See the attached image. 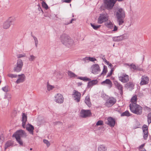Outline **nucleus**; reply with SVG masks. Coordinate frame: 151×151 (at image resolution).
<instances>
[{
  "label": "nucleus",
  "mask_w": 151,
  "mask_h": 151,
  "mask_svg": "<svg viewBox=\"0 0 151 151\" xmlns=\"http://www.w3.org/2000/svg\"><path fill=\"white\" fill-rule=\"evenodd\" d=\"M116 18V20L119 25H122L125 17V11L121 8H117L114 13Z\"/></svg>",
  "instance_id": "obj_1"
},
{
  "label": "nucleus",
  "mask_w": 151,
  "mask_h": 151,
  "mask_svg": "<svg viewBox=\"0 0 151 151\" xmlns=\"http://www.w3.org/2000/svg\"><path fill=\"white\" fill-rule=\"evenodd\" d=\"M60 40L62 43L68 47L72 46L73 44V40L65 34H63L61 35Z\"/></svg>",
  "instance_id": "obj_2"
},
{
  "label": "nucleus",
  "mask_w": 151,
  "mask_h": 151,
  "mask_svg": "<svg viewBox=\"0 0 151 151\" xmlns=\"http://www.w3.org/2000/svg\"><path fill=\"white\" fill-rule=\"evenodd\" d=\"M129 107L131 111L137 115H140L142 112V108L140 105L134 104V105H129Z\"/></svg>",
  "instance_id": "obj_3"
},
{
  "label": "nucleus",
  "mask_w": 151,
  "mask_h": 151,
  "mask_svg": "<svg viewBox=\"0 0 151 151\" xmlns=\"http://www.w3.org/2000/svg\"><path fill=\"white\" fill-rule=\"evenodd\" d=\"M118 78L119 81L123 83H126L129 81L128 76L124 73L119 74Z\"/></svg>",
  "instance_id": "obj_4"
},
{
  "label": "nucleus",
  "mask_w": 151,
  "mask_h": 151,
  "mask_svg": "<svg viewBox=\"0 0 151 151\" xmlns=\"http://www.w3.org/2000/svg\"><path fill=\"white\" fill-rule=\"evenodd\" d=\"M115 0H105L104 4L105 6L108 9H111L115 3Z\"/></svg>",
  "instance_id": "obj_5"
},
{
  "label": "nucleus",
  "mask_w": 151,
  "mask_h": 151,
  "mask_svg": "<svg viewBox=\"0 0 151 151\" xmlns=\"http://www.w3.org/2000/svg\"><path fill=\"white\" fill-rule=\"evenodd\" d=\"M81 94L80 93L76 90L73 91L72 96L75 101L77 102H79L80 101Z\"/></svg>",
  "instance_id": "obj_6"
},
{
  "label": "nucleus",
  "mask_w": 151,
  "mask_h": 151,
  "mask_svg": "<svg viewBox=\"0 0 151 151\" xmlns=\"http://www.w3.org/2000/svg\"><path fill=\"white\" fill-rule=\"evenodd\" d=\"M108 19V17L107 14H100L98 19V23L101 24L104 22L107 21Z\"/></svg>",
  "instance_id": "obj_7"
},
{
  "label": "nucleus",
  "mask_w": 151,
  "mask_h": 151,
  "mask_svg": "<svg viewBox=\"0 0 151 151\" xmlns=\"http://www.w3.org/2000/svg\"><path fill=\"white\" fill-rule=\"evenodd\" d=\"M63 97L61 94L58 93L55 95L54 101L57 103L62 104L63 102Z\"/></svg>",
  "instance_id": "obj_8"
},
{
  "label": "nucleus",
  "mask_w": 151,
  "mask_h": 151,
  "mask_svg": "<svg viewBox=\"0 0 151 151\" xmlns=\"http://www.w3.org/2000/svg\"><path fill=\"white\" fill-rule=\"evenodd\" d=\"M116 102L115 99L112 97H110L108 99L105 103V105L108 107H110L113 105Z\"/></svg>",
  "instance_id": "obj_9"
},
{
  "label": "nucleus",
  "mask_w": 151,
  "mask_h": 151,
  "mask_svg": "<svg viewBox=\"0 0 151 151\" xmlns=\"http://www.w3.org/2000/svg\"><path fill=\"white\" fill-rule=\"evenodd\" d=\"M91 113L90 110L82 109L81 111L80 116L83 118H85L90 116Z\"/></svg>",
  "instance_id": "obj_10"
},
{
  "label": "nucleus",
  "mask_w": 151,
  "mask_h": 151,
  "mask_svg": "<svg viewBox=\"0 0 151 151\" xmlns=\"http://www.w3.org/2000/svg\"><path fill=\"white\" fill-rule=\"evenodd\" d=\"M127 35L126 34H124L121 36L114 37L112 38L113 40L115 42H119L122 41L128 38V37Z\"/></svg>",
  "instance_id": "obj_11"
},
{
  "label": "nucleus",
  "mask_w": 151,
  "mask_h": 151,
  "mask_svg": "<svg viewBox=\"0 0 151 151\" xmlns=\"http://www.w3.org/2000/svg\"><path fill=\"white\" fill-rule=\"evenodd\" d=\"M91 69L92 73L94 74H98L100 71L99 66L97 64L92 65L91 66Z\"/></svg>",
  "instance_id": "obj_12"
},
{
  "label": "nucleus",
  "mask_w": 151,
  "mask_h": 151,
  "mask_svg": "<svg viewBox=\"0 0 151 151\" xmlns=\"http://www.w3.org/2000/svg\"><path fill=\"white\" fill-rule=\"evenodd\" d=\"M142 130L143 133L144 139H147L148 135V129L146 125H143L142 127Z\"/></svg>",
  "instance_id": "obj_13"
},
{
  "label": "nucleus",
  "mask_w": 151,
  "mask_h": 151,
  "mask_svg": "<svg viewBox=\"0 0 151 151\" xmlns=\"http://www.w3.org/2000/svg\"><path fill=\"white\" fill-rule=\"evenodd\" d=\"M149 78L147 76L145 75L142 77L141 82L140 83L141 85L147 84L149 81Z\"/></svg>",
  "instance_id": "obj_14"
},
{
  "label": "nucleus",
  "mask_w": 151,
  "mask_h": 151,
  "mask_svg": "<svg viewBox=\"0 0 151 151\" xmlns=\"http://www.w3.org/2000/svg\"><path fill=\"white\" fill-rule=\"evenodd\" d=\"M27 121V117L26 114L24 113H22V126L23 128L26 127V122Z\"/></svg>",
  "instance_id": "obj_15"
},
{
  "label": "nucleus",
  "mask_w": 151,
  "mask_h": 151,
  "mask_svg": "<svg viewBox=\"0 0 151 151\" xmlns=\"http://www.w3.org/2000/svg\"><path fill=\"white\" fill-rule=\"evenodd\" d=\"M106 123L111 127H114L115 123L114 119L111 117H109L106 122Z\"/></svg>",
  "instance_id": "obj_16"
},
{
  "label": "nucleus",
  "mask_w": 151,
  "mask_h": 151,
  "mask_svg": "<svg viewBox=\"0 0 151 151\" xmlns=\"http://www.w3.org/2000/svg\"><path fill=\"white\" fill-rule=\"evenodd\" d=\"M12 21L10 18L5 22L3 25L4 29H7L9 28L10 25L12 24Z\"/></svg>",
  "instance_id": "obj_17"
},
{
  "label": "nucleus",
  "mask_w": 151,
  "mask_h": 151,
  "mask_svg": "<svg viewBox=\"0 0 151 151\" xmlns=\"http://www.w3.org/2000/svg\"><path fill=\"white\" fill-rule=\"evenodd\" d=\"M101 84L103 85H107L109 88H110L112 85L111 81L109 79H106L105 81L101 82Z\"/></svg>",
  "instance_id": "obj_18"
},
{
  "label": "nucleus",
  "mask_w": 151,
  "mask_h": 151,
  "mask_svg": "<svg viewBox=\"0 0 151 151\" xmlns=\"http://www.w3.org/2000/svg\"><path fill=\"white\" fill-rule=\"evenodd\" d=\"M26 128L30 134H33L34 127L32 125L28 123L27 125Z\"/></svg>",
  "instance_id": "obj_19"
},
{
  "label": "nucleus",
  "mask_w": 151,
  "mask_h": 151,
  "mask_svg": "<svg viewBox=\"0 0 151 151\" xmlns=\"http://www.w3.org/2000/svg\"><path fill=\"white\" fill-rule=\"evenodd\" d=\"M14 142L12 141H7L6 143L5 146V149L6 150L7 148L10 147H12L15 145Z\"/></svg>",
  "instance_id": "obj_20"
},
{
  "label": "nucleus",
  "mask_w": 151,
  "mask_h": 151,
  "mask_svg": "<svg viewBox=\"0 0 151 151\" xmlns=\"http://www.w3.org/2000/svg\"><path fill=\"white\" fill-rule=\"evenodd\" d=\"M124 65H127L129 66L130 67V69H133L134 70H141V68H139L138 66H137L133 64H132L129 65L128 63H126Z\"/></svg>",
  "instance_id": "obj_21"
},
{
  "label": "nucleus",
  "mask_w": 151,
  "mask_h": 151,
  "mask_svg": "<svg viewBox=\"0 0 151 151\" xmlns=\"http://www.w3.org/2000/svg\"><path fill=\"white\" fill-rule=\"evenodd\" d=\"M27 136V133L24 130H19V139L21 137L25 138Z\"/></svg>",
  "instance_id": "obj_22"
},
{
  "label": "nucleus",
  "mask_w": 151,
  "mask_h": 151,
  "mask_svg": "<svg viewBox=\"0 0 151 151\" xmlns=\"http://www.w3.org/2000/svg\"><path fill=\"white\" fill-rule=\"evenodd\" d=\"M114 83L115 86L119 90L121 91H122L123 90V87L122 85H121L117 81H114Z\"/></svg>",
  "instance_id": "obj_23"
},
{
  "label": "nucleus",
  "mask_w": 151,
  "mask_h": 151,
  "mask_svg": "<svg viewBox=\"0 0 151 151\" xmlns=\"http://www.w3.org/2000/svg\"><path fill=\"white\" fill-rule=\"evenodd\" d=\"M105 26L107 28L112 29L113 27V24L110 21H107L105 23Z\"/></svg>",
  "instance_id": "obj_24"
},
{
  "label": "nucleus",
  "mask_w": 151,
  "mask_h": 151,
  "mask_svg": "<svg viewBox=\"0 0 151 151\" xmlns=\"http://www.w3.org/2000/svg\"><path fill=\"white\" fill-rule=\"evenodd\" d=\"M8 76L12 78H18L17 80L16 81V83L17 84L19 83V75H17L15 74H9L8 75Z\"/></svg>",
  "instance_id": "obj_25"
},
{
  "label": "nucleus",
  "mask_w": 151,
  "mask_h": 151,
  "mask_svg": "<svg viewBox=\"0 0 151 151\" xmlns=\"http://www.w3.org/2000/svg\"><path fill=\"white\" fill-rule=\"evenodd\" d=\"M85 102L87 105L89 107H90L91 105L90 101L89 95H87L86 97Z\"/></svg>",
  "instance_id": "obj_26"
},
{
  "label": "nucleus",
  "mask_w": 151,
  "mask_h": 151,
  "mask_svg": "<svg viewBox=\"0 0 151 151\" xmlns=\"http://www.w3.org/2000/svg\"><path fill=\"white\" fill-rule=\"evenodd\" d=\"M97 83L98 81L96 80L91 81L88 82V88L91 87L93 85L96 84Z\"/></svg>",
  "instance_id": "obj_27"
},
{
  "label": "nucleus",
  "mask_w": 151,
  "mask_h": 151,
  "mask_svg": "<svg viewBox=\"0 0 151 151\" xmlns=\"http://www.w3.org/2000/svg\"><path fill=\"white\" fill-rule=\"evenodd\" d=\"M12 137L13 138H15L17 141L19 143V130H17L13 134Z\"/></svg>",
  "instance_id": "obj_28"
},
{
  "label": "nucleus",
  "mask_w": 151,
  "mask_h": 151,
  "mask_svg": "<svg viewBox=\"0 0 151 151\" xmlns=\"http://www.w3.org/2000/svg\"><path fill=\"white\" fill-rule=\"evenodd\" d=\"M137 100V96L136 95H135L133 96L132 98H131L130 101L131 103L130 104H132V105H134V104H137L136 103Z\"/></svg>",
  "instance_id": "obj_29"
},
{
  "label": "nucleus",
  "mask_w": 151,
  "mask_h": 151,
  "mask_svg": "<svg viewBox=\"0 0 151 151\" xmlns=\"http://www.w3.org/2000/svg\"><path fill=\"white\" fill-rule=\"evenodd\" d=\"M26 77L24 74L19 75V83L24 82L26 80Z\"/></svg>",
  "instance_id": "obj_30"
},
{
  "label": "nucleus",
  "mask_w": 151,
  "mask_h": 151,
  "mask_svg": "<svg viewBox=\"0 0 151 151\" xmlns=\"http://www.w3.org/2000/svg\"><path fill=\"white\" fill-rule=\"evenodd\" d=\"M84 60L86 62L88 61V60L91 61L93 62L94 61L96 60V58H91L90 57H86L84 59Z\"/></svg>",
  "instance_id": "obj_31"
},
{
  "label": "nucleus",
  "mask_w": 151,
  "mask_h": 151,
  "mask_svg": "<svg viewBox=\"0 0 151 151\" xmlns=\"http://www.w3.org/2000/svg\"><path fill=\"white\" fill-rule=\"evenodd\" d=\"M47 89L48 91H50L52 90L54 88V86H53L49 84L48 83H47Z\"/></svg>",
  "instance_id": "obj_32"
},
{
  "label": "nucleus",
  "mask_w": 151,
  "mask_h": 151,
  "mask_svg": "<svg viewBox=\"0 0 151 151\" xmlns=\"http://www.w3.org/2000/svg\"><path fill=\"white\" fill-rule=\"evenodd\" d=\"M106 148L103 145H101L98 148L99 151H106Z\"/></svg>",
  "instance_id": "obj_33"
},
{
  "label": "nucleus",
  "mask_w": 151,
  "mask_h": 151,
  "mask_svg": "<svg viewBox=\"0 0 151 151\" xmlns=\"http://www.w3.org/2000/svg\"><path fill=\"white\" fill-rule=\"evenodd\" d=\"M91 26L92 27L93 29H94L96 30L99 28L101 26L100 25H96L94 24H91Z\"/></svg>",
  "instance_id": "obj_34"
},
{
  "label": "nucleus",
  "mask_w": 151,
  "mask_h": 151,
  "mask_svg": "<svg viewBox=\"0 0 151 151\" xmlns=\"http://www.w3.org/2000/svg\"><path fill=\"white\" fill-rule=\"evenodd\" d=\"M68 74L70 77H74L77 76L75 74L70 71H68Z\"/></svg>",
  "instance_id": "obj_35"
},
{
  "label": "nucleus",
  "mask_w": 151,
  "mask_h": 151,
  "mask_svg": "<svg viewBox=\"0 0 151 151\" xmlns=\"http://www.w3.org/2000/svg\"><path fill=\"white\" fill-rule=\"evenodd\" d=\"M130 116V114L128 111H126L125 112H123L121 114V116Z\"/></svg>",
  "instance_id": "obj_36"
},
{
  "label": "nucleus",
  "mask_w": 151,
  "mask_h": 151,
  "mask_svg": "<svg viewBox=\"0 0 151 151\" xmlns=\"http://www.w3.org/2000/svg\"><path fill=\"white\" fill-rule=\"evenodd\" d=\"M42 6L46 9H47L48 8V6L47 4L44 1H43L42 2Z\"/></svg>",
  "instance_id": "obj_37"
},
{
  "label": "nucleus",
  "mask_w": 151,
  "mask_h": 151,
  "mask_svg": "<svg viewBox=\"0 0 151 151\" xmlns=\"http://www.w3.org/2000/svg\"><path fill=\"white\" fill-rule=\"evenodd\" d=\"M148 123L149 124L151 122V112L149 113L147 116Z\"/></svg>",
  "instance_id": "obj_38"
},
{
  "label": "nucleus",
  "mask_w": 151,
  "mask_h": 151,
  "mask_svg": "<svg viewBox=\"0 0 151 151\" xmlns=\"http://www.w3.org/2000/svg\"><path fill=\"white\" fill-rule=\"evenodd\" d=\"M107 71V67L106 66L104 65V66L102 74H105Z\"/></svg>",
  "instance_id": "obj_39"
},
{
  "label": "nucleus",
  "mask_w": 151,
  "mask_h": 151,
  "mask_svg": "<svg viewBox=\"0 0 151 151\" xmlns=\"http://www.w3.org/2000/svg\"><path fill=\"white\" fill-rule=\"evenodd\" d=\"M126 85L129 88H132L134 86V84L132 82H129L126 84Z\"/></svg>",
  "instance_id": "obj_40"
},
{
  "label": "nucleus",
  "mask_w": 151,
  "mask_h": 151,
  "mask_svg": "<svg viewBox=\"0 0 151 151\" xmlns=\"http://www.w3.org/2000/svg\"><path fill=\"white\" fill-rule=\"evenodd\" d=\"M17 66L14 67V70L15 72H18L19 71V64L18 63V62H17Z\"/></svg>",
  "instance_id": "obj_41"
},
{
  "label": "nucleus",
  "mask_w": 151,
  "mask_h": 151,
  "mask_svg": "<svg viewBox=\"0 0 151 151\" xmlns=\"http://www.w3.org/2000/svg\"><path fill=\"white\" fill-rule=\"evenodd\" d=\"M79 79L81 80H83L84 81H90L91 80V79L89 78H88L86 77H80Z\"/></svg>",
  "instance_id": "obj_42"
},
{
  "label": "nucleus",
  "mask_w": 151,
  "mask_h": 151,
  "mask_svg": "<svg viewBox=\"0 0 151 151\" xmlns=\"http://www.w3.org/2000/svg\"><path fill=\"white\" fill-rule=\"evenodd\" d=\"M33 39L35 41V46L36 47H37V45L38 44V41L37 38L35 36H33Z\"/></svg>",
  "instance_id": "obj_43"
},
{
  "label": "nucleus",
  "mask_w": 151,
  "mask_h": 151,
  "mask_svg": "<svg viewBox=\"0 0 151 151\" xmlns=\"http://www.w3.org/2000/svg\"><path fill=\"white\" fill-rule=\"evenodd\" d=\"M103 125V122L102 121L99 120L96 123V125L97 126Z\"/></svg>",
  "instance_id": "obj_44"
},
{
  "label": "nucleus",
  "mask_w": 151,
  "mask_h": 151,
  "mask_svg": "<svg viewBox=\"0 0 151 151\" xmlns=\"http://www.w3.org/2000/svg\"><path fill=\"white\" fill-rule=\"evenodd\" d=\"M36 57L34 56V55H31L30 56V57L29 58V61H34L35 59L36 58Z\"/></svg>",
  "instance_id": "obj_45"
},
{
  "label": "nucleus",
  "mask_w": 151,
  "mask_h": 151,
  "mask_svg": "<svg viewBox=\"0 0 151 151\" xmlns=\"http://www.w3.org/2000/svg\"><path fill=\"white\" fill-rule=\"evenodd\" d=\"M23 66V62L22 60H19V71L22 70Z\"/></svg>",
  "instance_id": "obj_46"
},
{
  "label": "nucleus",
  "mask_w": 151,
  "mask_h": 151,
  "mask_svg": "<svg viewBox=\"0 0 151 151\" xmlns=\"http://www.w3.org/2000/svg\"><path fill=\"white\" fill-rule=\"evenodd\" d=\"M43 142L45 144H46L47 147H49L50 145V143L46 139H44L43 140Z\"/></svg>",
  "instance_id": "obj_47"
},
{
  "label": "nucleus",
  "mask_w": 151,
  "mask_h": 151,
  "mask_svg": "<svg viewBox=\"0 0 151 151\" xmlns=\"http://www.w3.org/2000/svg\"><path fill=\"white\" fill-rule=\"evenodd\" d=\"M2 90L5 92H7L8 91V87L7 86H5L2 88Z\"/></svg>",
  "instance_id": "obj_48"
},
{
  "label": "nucleus",
  "mask_w": 151,
  "mask_h": 151,
  "mask_svg": "<svg viewBox=\"0 0 151 151\" xmlns=\"http://www.w3.org/2000/svg\"><path fill=\"white\" fill-rule=\"evenodd\" d=\"M118 30V27L114 25V29L112 30L113 31L116 32Z\"/></svg>",
  "instance_id": "obj_49"
},
{
  "label": "nucleus",
  "mask_w": 151,
  "mask_h": 151,
  "mask_svg": "<svg viewBox=\"0 0 151 151\" xmlns=\"http://www.w3.org/2000/svg\"><path fill=\"white\" fill-rule=\"evenodd\" d=\"M26 56V54L25 53H23L22 54H19V58L24 57Z\"/></svg>",
  "instance_id": "obj_50"
},
{
  "label": "nucleus",
  "mask_w": 151,
  "mask_h": 151,
  "mask_svg": "<svg viewBox=\"0 0 151 151\" xmlns=\"http://www.w3.org/2000/svg\"><path fill=\"white\" fill-rule=\"evenodd\" d=\"M54 125L60 124L62 125V124L61 122H56L54 123Z\"/></svg>",
  "instance_id": "obj_51"
},
{
  "label": "nucleus",
  "mask_w": 151,
  "mask_h": 151,
  "mask_svg": "<svg viewBox=\"0 0 151 151\" xmlns=\"http://www.w3.org/2000/svg\"><path fill=\"white\" fill-rule=\"evenodd\" d=\"M63 2L69 3L70 2L71 0H63Z\"/></svg>",
  "instance_id": "obj_52"
},
{
  "label": "nucleus",
  "mask_w": 151,
  "mask_h": 151,
  "mask_svg": "<svg viewBox=\"0 0 151 151\" xmlns=\"http://www.w3.org/2000/svg\"><path fill=\"white\" fill-rule=\"evenodd\" d=\"M112 71H113V70L112 69H111V70L110 73H108V76H109L112 75Z\"/></svg>",
  "instance_id": "obj_53"
},
{
  "label": "nucleus",
  "mask_w": 151,
  "mask_h": 151,
  "mask_svg": "<svg viewBox=\"0 0 151 151\" xmlns=\"http://www.w3.org/2000/svg\"><path fill=\"white\" fill-rule=\"evenodd\" d=\"M23 145V142L20 139H19V145Z\"/></svg>",
  "instance_id": "obj_54"
},
{
  "label": "nucleus",
  "mask_w": 151,
  "mask_h": 151,
  "mask_svg": "<svg viewBox=\"0 0 151 151\" xmlns=\"http://www.w3.org/2000/svg\"><path fill=\"white\" fill-rule=\"evenodd\" d=\"M38 9L39 10V11H40V10H41L42 11V12L43 13V11L42 9L41 8V7L39 5H38Z\"/></svg>",
  "instance_id": "obj_55"
},
{
  "label": "nucleus",
  "mask_w": 151,
  "mask_h": 151,
  "mask_svg": "<svg viewBox=\"0 0 151 151\" xmlns=\"http://www.w3.org/2000/svg\"><path fill=\"white\" fill-rule=\"evenodd\" d=\"M3 142V140L1 139V137H0V142L2 143Z\"/></svg>",
  "instance_id": "obj_56"
},
{
  "label": "nucleus",
  "mask_w": 151,
  "mask_h": 151,
  "mask_svg": "<svg viewBox=\"0 0 151 151\" xmlns=\"http://www.w3.org/2000/svg\"><path fill=\"white\" fill-rule=\"evenodd\" d=\"M105 62L108 65H109V61H107L106 60H105Z\"/></svg>",
  "instance_id": "obj_57"
},
{
  "label": "nucleus",
  "mask_w": 151,
  "mask_h": 151,
  "mask_svg": "<svg viewBox=\"0 0 151 151\" xmlns=\"http://www.w3.org/2000/svg\"><path fill=\"white\" fill-rule=\"evenodd\" d=\"M74 20V19H71L70 22V23H72L73 21Z\"/></svg>",
  "instance_id": "obj_58"
},
{
  "label": "nucleus",
  "mask_w": 151,
  "mask_h": 151,
  "mask_svg": "<svg viewBox=\"0 0 151 151\" xmlns=\"http://www.w3.org/2000/svg\"><path fill=\"white\" fill-rule=\"evenodd\" d=\"M82 84V83H78V86H80Z\"/></svg>",
  "instance_id": "obj_59"
},
{
  "label": "nucleus",
  "mask_w": 151,
  "mask_h": 151,
  "mask_svg": "<svg viewBox=\"0 0 151 151\" xmlns=\"http://www.w3.org/2000/svg\"><path fill=\"white\" fill-rule=\"evenodd\" d=\"M109 65V66H110V67L111 68V67H112V64L110 63H109V65Z\"/></svg>",
  "instance_id": "obj_60"
},
{
  "label": "nucleus",
  "mask_w": 151,
  "mask_h": 151,
  "mask_svg": "<svg viewBox=\"0 0 151 151\" xmlns=\"http://www.w3.org/2000/svg\"><path fill=\"white\" fill-rule=\"evenodd\" d=\"M116 0V1H118L120 2V1H123L124 0Z\"/></svg>",
  "instance_id": "obj_61"
},
{
  "label": "nucleus",
  "mask_w": 151,
  "mask_h": 151,
  "mask_svg": "<svg viewBox=\"0 0 151 151\" xmlns=\"http://www.w3.org/2000/svg\"><path fill=\"white\" fill-rule=\"evenodd\" d=\"M103 59L104 61L105 62V60H106L105 58H103Z\"/></svg>",
  "instance_id": "obj_62"
},
{
  "label": "nucleus",
  "mask_w": 151,
  "mask_h": 151,
  "mask_svg": "<svg viewBox=\"0 0 151 151\" xmlns=\"http://www.w3.org/2000/svg\"><path fill=\"white\" fill-rule=\"evenodd\" d=\"M144 146L143 145H142L141 146V147H143Z\"/></svg>",
  "instance_id": "obj_63"
},
{
  "label": "nucleus",
  "mask_w": 151,
  "mask_h": 151,
  "mask_svg": "<svg viewBox=\"0 0 151 151\" xmlns=\"http://www.w3.org/2000/svg\"><path fill=\"white\" fill-rule=\"evenodd\" d=\"M32 150V148H30V150Z\"/></svg>",
  "instance_id": "obj_64"
}]
</instances>
